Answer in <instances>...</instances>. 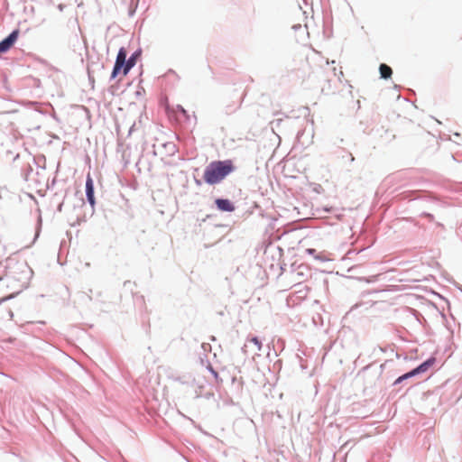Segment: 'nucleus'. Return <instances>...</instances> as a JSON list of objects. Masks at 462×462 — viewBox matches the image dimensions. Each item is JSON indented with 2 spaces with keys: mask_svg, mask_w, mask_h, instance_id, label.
Wrapping results in <instances>:
<instances>
[{
  "mask_svg": "<svg viewBox=\"0 0 462 462\" xmlns=\"http://www.w3.org/2000/svg\"><path fill=\"white\" fill-rule=\"evenodd\" d=\"M234 171L235 166L231 160L215 161L206 167L203 179L208 184L214 185L222 181Z\"/></svg>",
  "mask_w": 462,
  "mask_h": 462,
  "instance_id": "f257e3e1",
  "label": "nucleus"
},
{
  "mask_svg": "<svg viewBox=\"0 0 462 462\" xmlns=\"http://www.w3.org/2000/svg\"><path fill=\"white\" fill-rule=\"evenodd\" d=\"M4 267H5V277H9L18 282L27 280L31 272L25 262L9 257L6 258Z\"/></svg>",
  "mask_w": 462,
  "mask_h": 462,
  "instance_id": "f03ea898",
  "label": "nucleus"
},
{
  "mask_svg": "<svg viewBox=\"0 0 462 462\" xmlns=\"http://www.w3.org/2000/svg\"><path fill=\"white\" fill-rule=\"evenodd\" d=\"M434 363H435V358L434 357L429 358L428 360L423 362L421 365H420L415 369H413L411 372H408V373L401 375L400 377H398L395 380L394 384L401 383L402 381H404V380H406L408 378H411V377L415 376V375H417L419 374H421V373H425L430 366H432L434 365Z\"/></svg>",
  "mask_w": 462,
  "mask_h": 462,
  "instance_id": "7ed1b4c3",
  "label": "nucleus"
},
{
  "mask_svg": "<svg viewBox=\"0 0 462 462\" xmlns=\"http://www.w3.org/2000/svg\"><path fill=\"white\" fill-rule=\"evenodd\" d=\"M126 55H127V53H126L125 49L121 48L117 53L116 63H115V66H114V69H113V71L111 74L112 79H115L118 75V73L120 72V70L122 69H123V70L125 69V66L126 63Z\"/></svg>",
  "mask_w": 462,
  "mask_h": 462,
  "instance_id": "20e7f679",
  "label": "nucleus"
},
{
  "mask_svg": "<svg viewBox=\"0 0 462 462\" xmlns=\"http://www.w3.org/2000/svg\"><path fill=\"white\" fill-rule=\"evenodd\" d=\"M19 30H14L8 37L0 42V52L7 51L17 41Z\"/></svg>",
  "mask_w": 462,
  "mask_h": 462,
  "instance_id": "39448f33",
  "label": "nucleus"
},
{
  "mask_svg": "<svg viewBox=\"0 0 462 462\" xmlns=\"http://www.w3.org/2000/svg\"><path fill=\"white\" fill-rule=\"evenodd\" d=\"M86 193L88 197V200L90 203L91 206H94L95 204V198H94V183L91 176L88 174L86 180Z\"/></svg>",
  "mask_w": 462,
  "mask_h": 462,
  "instance_id": "423d86ee",
  "label": "nucleus"
},
{
  "mask_svg": "<svg viewBox=\"0 0 462 462\" xmlns=\"http://www.w3.org/2000/svg\"><path fill=\"white\" fill-rule=\"evenodd\" d=\"M216 205L221 211L232 212L235 210V206L228 199H216Z\"/></svg>",
  "mask_w": 462,
  "mask_h": 462,
  "instance_id": "0eeeda50",
  "label": "nucleus"
},
{
  "mask_svg": "<svg viewBox=\"0 0 462 462\" xmlns=\"http://www.w3.org/2000/svg\"><path fill=\"white\" fill-rule=\"evenodd\" d=\"M6 254L7 252L5 246L0 244V281L5 278V267H4V260H6Z\"/></svg>",
  "mask_w": 462,
  "mask_h": 462,
  "instance_id": "6e6552de",
  "label": "nucleus"
},
{
  "mask_svg": "<svg viewBox=\"0 0 462 462\" xmlns=\"http://www.w3.org/2000/svg\"><path fill=\"white\" fill-rule=\"evenodd\" d=\"M379 71L382 79H388L391 78L393 74V70L391 67L388 65L382 63L379 67Z\"/></svg>",
  "mask_w": 462,
  "mask_h": 462,
  "instance_id": "1a4fd4ad",
  "label": "nucleus"
},
{
  "mask_svg": "<svg viewBox=\"0 0 462 462\" xmlns=\"http://www.w3.org/2000/svg\"><path fill=\"white\" fill-rule=\"evenodd\" d=\"M136 62V55L133 54L127 60L124 69V75L125 76L129 70L135 65Z\"/></svg>",
  "mask_w": 462,
  "mask_h": 462,
  "instance_id": "9d476101",
  "label": "nucleus"
},
{
  "mask_svg": "<svg viewBox=\"0 0 462 462\" xmlns=\"http://www.w3.org/2000/svg\"><path fill=\"white\" fill-rule=\"evenodd\" d=\"M250 342L253 343L256 346L257 350L262 349V343L256 337H252L250 339Z\"/></svg>",
  "mask_w": 462,
  "mask_h": 462,
  "instance_id": "9b49d317",
  "label": "nucleus"
},
{
  "mask_svg": "<svg viewBox=\"0 0 462 462\" xmlns=\"http://www.w3.org/2000/svg\"><path fill=\"white\" fill-rule=\"evenodd\" d=\"M322 92H324L327 95L334 94L335 93V88H332L331 85L329 84L327 88H322Z\"/></svg>",
  "mask_w": 462,
  "mask_h": 462,
  "instance_id": "f8f14e48",
  "label": "nucleus"
},
{
  "mask_svg": "<svg viewBox=\"0 0 462 462\" xmlns=\"http://www.w3.org/2000/svg\"><path fill=\"white\" fill-rule=\"evenodd\" d=\"M209 370H210V372L212 373V374H213V376L215 377V379H216L217 381H218V380H219V376H218L217 372H216V371H215L211 366H209Z\"/></svg>",
  "mask_w": 462,
  "mask_h": 462,
  "instance_id": "ddd939ff",
  "label": "nucleus"
},
{
  "mask_svg": "<svg viewBox=\"0 0 462 462\" xmlns=\"http://www.w3.org/2000/svg\"><path fill=\"white\" fill-rule=\"evenodd\" d=\"M307 252H308L309 254H314L315 249L310 248V249H308V250H307Z\"/></svg>",
  "mask_w": 462,
  "mask_h": 462,
  "instance_id": "4468645a",
  "label": "nucleus"
}]
</instances>
